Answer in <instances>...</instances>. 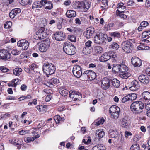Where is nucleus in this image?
<instances>
[{"mask_svg":"<svg viewBox=\"0 0 150 150\" xmlns=\"http://www.w3.org/2000/svg\"><path fill=\"white\" fill-rule=\"evenodd\" d=\"M144 107V104L142 102L139 101L133 102L131 105L130 108L133 113L139 114L142 112Z\"/></svg>","mask_w":150,"mask_h":150,"instance_id":"1","label":"nucleus"},{"mask_svg":"<svg viewBox=\"0 0 150 150\" xmlns=\"http://www.w3.org/2000/svg\"><path fill=\"white\" fill-rule=\"evenodd\" d=\"M135 42L134 40L132 39H129L127 41L123 42L121 44L122 49L126 53H130L133 48L132 43Z\"/></svg>","mask_w":150,"mask_h":150,"instance_id":"2","label":"nucleus"},{"mask_svg":"<svg viewBox=\"0 0 150 150\" xmlns=\"http://www.w3.org/2000/svg\"><path fill=\"white\" fill-rule=\"evenodd\" d=\"M63 50L66 54L70 55L74 54L76 52V48L74 45L67 42L64 44Z\"/></svg>","mask_w":150,"mask_h":150,"instance_id":"3","label":"nucleus"},{"mask_svg":"<svg viewBox=\"0 0 150 150\" xmlns=\"http://www.w3.org/2000/svg\"><path fill=\"white\" fill-rule=\"evenodd\" d=\"M55 69L54 65L51 63L44 64L43 67V72L46 75L54 74Z\"/></svg>","mask_w":150,"mask_h":150,"instance_id":"4","label":"nucleus"},{"mask_svg":"<svg viewBox=\"0 0 150 150\" xmlns=\"http://www.w3.org/2000/svg\"><path fill=\"white\" fill-rule=\"evenodd\" d=\"M120 111V108L115 105L111 106L109 109V112L111 117L115 119H117L118 118Z\"/></svg>","mask_w":150,"mask_h":150,"instance_id":"5","label":"nucleus"},{"mask_svg":"<svg viewBox=\"0 0 150 150\" xmlns=\"http://www.w3.org/2000/svg\"><path fill=\"white\" fill-rule=\"evenodd\" d=\"M107 37V35L105 34L98 33L94 37V42L97 44L102 43Z\"/></svg>","mask_w":150,"mask_h":150,"instance_id":"6","label":"nucleus"},{"mask_svg":"<svg viewBox=\"0 0 150 150\" xmlns=\"http://www.w3.org/2000/svg\"><path fill=\"white\" fill-rule=\"evenodd\" d=\"M72 72L74 75L78 78H80L82 74L81 68L77 65L74 66Z\"/></svg>","mask_w":150,"mask_h":150,"instance_id":"7","label":"nucleus"},{"mask_svg":"<svg viewBox=\"0 0 150 150\" xmlns=\"http://www.w3.org/2000/svg\"><path fill=\"white\" fill-rule=\"evenodd\" d=\"M11 57V54L8 51L4 49L0 50V59L4 60H7Z\"/></svg>","mask_w":150,"mask_h":150,"instance_id":"8","label":"nucleus"},{"mask_svg":"<svg viewBox=\"0 0 150 150\" xmlns=\"http://www.w3.org/2000/svg\"><path fill=\"white\" fill-rule=\"evenodd\" d=\"M3 2L0 4V10L3 11H5L8 8L9 4L14 1V0H2Z\"/></svg>","mask_w":150,"mask_h":150,"instance_id":"9","label":"nucleus"},{"mask_svg":"<svg viewBox=\"0 0 150 150\" xmlns=\"http://www.w3.org/2000/svg\"><path fill=\"white\" fill-rule=\"evenodd\" d=\"M120 124L122 127L127 128L130 124L131 122L128 116H125L120 120Z\"/></svg>","mask_w":150,"mask_h":150,"instance_id":"10","label":"nucleus"},{"mask_svg":"<svg viewBox=\"0 0 150 150\" xmlns=\"http://www.w3.org/2000/svg\"><path fill=\"white\" fill-rule=\"evenodd\" d=\"M17 44L18 47H22V50H24L28 48L29 43L28 41L23 39L18 41Z\"/></svg>","mask_w":150,"mask_h":150,"instance_id":"11","label":"nucleus"},{"mask_svg":"<svg viewBox=\"0 0 150 150\" xmlns=\"http://www.w3.org/2000/svg\"><path fill=\"white\" fill-rule=\"evenodd\" d=\"M83 74V75H86L88 78L91 80L95 79L96 77V73L91 70L86 71Z\"/></svg>","mask_w":150,"mask_h":150,"instance_id":"12","label":"nucleus"},{"mask_svg":"<svg viewBox=\"0 0 150 150\" xmlns=\"http://www.w3.org/2000/svg\"><path fill=\"white\" fill-rule=\"evenodd\" d=\"M54 36L57 41H63L65 39V34L61 31L56 32L54 34Z\"/></svg>","mask_w":150,"mask_h":150,"instance_id":"13","label":"nucleus"},{"mask_svg":"<svg viewBox=\"0 0 150 150\" xmlns=\"http://www.w3.org/2000/svg\"><path fill=\"white\" fill-rule=\"evenodd\" d=\"M50 43L48 41H44L41 43L39 47V50L42 52H46L50 46Z\"/></svg>","mask_w":150,"mask_h":150,"instance_id":"14","label":"nucleus"},{"mask_svg":"<svg viewBox=\"0 0 150 150\" xmlns=\"http://www.w3.org/2000/svg\"><path fill=\"white\" fill-rule=\"evenodd\" d=\"M132 64L135 67H139L142 64V62L141 60L139 58L134 57L131 59Z\"/></svg>","mask_w":150,"mask_h":150,"instance_id":"15","label":"nucleus"},{"mask_svg":"<svg viewBox=\"0 0 150 150\" xmlns=\"http://www.w3.org/2000/svg\"><path fill=\"white\" fill-rule=\"evenodd\" d=\"M94 31L95 30L93 28H87L86 31L84 32V35L86 38H89L92 36Z\"/></svg>","mask_w":150,"mask_h":150,"instance_id":"16","label":"nucleus"},{"mask_svg":"<svg viewBox=\"0 0 150 150\" xmlns=\"http://www.w3.org/2000/svg\"><path fill=\"white\" fill-rule=\"evenodd\" d=\"M68 98L71 101H78L81 100L82 94H69Z\"/></svg>","mask_w":150,"mask_h":150,"instance_id":"17","label":"nucleus"},{"mask_svg":"<svg viewBox=\"0 0 150 150\" xmlns=\"http://www.w3.org/2000/svg\"><path fill=\"white\" fill-rule=\"evenodd\" d=\"M137 94H127L126 96L122 98V102L124 103L129 100L131 97V100H135L137 97Z\"/></svg>","mask_w":150,"mask_h":150,"instance_id":"18","label":"nucleus"},{"mask_svg":"<svg viewBox=\"0 0 150 150\" xmlns=\"http://www.w3.org/2000/svg\"><path fill=\"white\" fill-rule=\"evenodd\" d=\"M102 87L104 89H106L110 87V80L106 78H104L101 81Z\"/></svg>","mask_w":150,"mask_h":150,"instance_id":"19","label":"nucleus"},{"mask_svg":"<svg viewBox=\"0 0 150 150\" xmlns=\"http://www.w3.org/2000/svg\"><path fill=\"white\" fill-rule=\"evenodd\" d=\"M42 2L45 9L50 10L53 8V4L50 1L46 0H42Z\"/></svg>","mask_w":150,"mask_h":150,"instance_id":"20","label":"nucleus"},{"mask_svg":"<svg viewBox=\"0 0 150 150\" xmlns=\"http://www.w3.org/2000/svg\"><path fill=\"white\" fill-rule=\"evenodd\" d=\"M139 79L141 83L144 84H147L149 81L148 77L143 74L139 76Z\"/></svg>","mask_w":150,"mask_h":150,"instance_id":"21","label":"nucleus"},{"mask_svg":"<svg viewBox=\"0 0 150 150\" xmlns=\"http://www.w3.org/2000/svg\"><path fill=\"white\" fill-rule=\"evenodd\" d=\"M109 53L106 52L101 55L100 58L99 60L102 62H105L109 60L110 58Z\"/></svg>","mask_w":150,"mask_h":150,"instance_id":"22","label":"nucleus"},{"mask_svg":"<svg viewBox=\"0 0 150 150\" xmlns=\"http://www.w3.org/2000/svg\"><path fill=\"white\" fill-rule=\"evenodd\" d=\"M140 86H132L130 87H129L128 88L127 86L123 88L122 90V91H125V93H127L128 92L132 91H137L138 89H139Z\"/></svg>","mask_w":150,"mask_h":150,"instance_id":"23","label":"nucleus"},{"mask_svg":"<svg viewBox=\"0 0 150 150\" xmlns=\"http://www.w3.org/2000/svg\"><path fill=\"white\" fill-rule=\"evenodd\" d=\"M105 135V132L102 129H98L96 131V138L98 139H100L103 137Z\"/></svg>","mask_w":150,"mask_h":150,"instance_id":"24","label":"nucleus"},{"mask_svg":"<svg viewBox=\"0 0 150 150\" xmlns=\"http://www.w3.org/2000/svg\"><path fill=\"white\" fill-rule=\"evenodd\" d=\"M21 12V10L20 8H16L13 9L9 13L10 17L11 18H13L15 16Z\"/></svg>","mask_w":150,"mask_h":150,"instance_id":"25","label":"nucleus"},{"mask_svg":"<svg viewBox=\"0 0 150 150\" xmlns=\"http://www.w3.org/2000/svg\"><path fill=\"white\" fill-rule=\"evenodd\" d=\"M42 35V37H47L49 34L48 32L47 29L44 27H41L38 31Z\"/></svg>","mask_w":150,"mask_h":150,"instance_id":"26","label":"nucleus"},{"mask_svg":"<svg viewBox=\"0 0 150 150\" xmlns=\"http://www.w3.org/2000/svg\"><path fill=\"white\" fill-rule=\"evenodd\" d=\"M109 136L110 138H115L117 137L119 133L118 132L114 130H110L108 132Z\"/></svg>","mask_w":150,"mask_h":150,"instance_id":"27","label":"nucleus"},{"mask_svg":"<svg viewBox=\"0 0 150 150\" xmlns=\"http://www.w3.org/2000/svg\"><path fill=\"white\" fill-rule=\"evenodd\" d=\"M66 15L69 18L75 17L76 16V12L73 10H69L67 11Z\"/></svg>","mask_w":150,"mask_h":150,"instance_id":"28","label":"nucleus"},{"mask_svg":"<svg viewBox=\"0 0 150 150\" xmlns=\"http://www.w3.org/2000/svg\"><path fill=\"white\" fill-rule=\"evenodd\" d=\"M34 76L35 78V81L36 83H39L42 80V76L39 72H37L35 73L34 74Z\"/></svg>","mask_w":150,"mask_h":150,"instance_id":"29","label":"nucleus"},{"mask_svg":"<svg viewBox=\"0 0 150 150\" xmlns=\"http://www.w3.org/2000/svg\"><path fill=\"white\" fill-rule=\"evenodd\" d=\"M42 6V0L40 1H36L34 2L32 5V8H40Z\"/></svg>","mask_w":150,"mask_h":150,"instance_id":"30","label":"nucleus"},{"mask_svg":"<svg viewBox=\"0 0 150 150\" xmlns=\"http://www.w3.org/2000/svg\"><path fill=\"white\" fill-rule=\"evenodd\" d=\"M91 3L88 1H83V8L84 11L86 12L90 8Z\"/></svg>","mask_w":150,"mask_h":150,"instance_id":"31","label":"nucleus"},{"mask_svg":"<svg viewBox=\"0 0 150 150\" xmlns=\"http://www.w3.org/2000/svg\"><path fill=\"white\" fill-rule=\"evenodd\" d=\"M19 81L18 79H16L12 80L10 83H8V85L9 86L15 87L18 84Z\"/></svg>","mask_w":150,"mask_h":150,"instance_id":"32","label":"nucleus"},{"mask_svg":"<svg viewBox=\"0 0 150 150\" xmlns=\"http://www.w3.org/2000/svg\"><path fill=\"white\" fill-rule=\"evenodd\" d=\"M54 120L57 124L63 122L64 120V118H62L59 115H56L54 117Z\"/></svg>","mask_w":150,"mask_h":150,"instance_id":"33","label":"nucleus"},{"mask_svg":"<svg viewBox=\"0 0 150 150\" xmlns=\"http://www.w3.org/2000/svg\"><path fill=\"white\" fill-rule=\"evenodd\" d=\"M94 52L96 55L100 54L103 52V48L100 47L98 46L94 48Z\"/></svg>","mask_w":150,"mask_h":150,"instance_id":"34","label":"nucleus"},{"mask_svg":"<svg viewBox=\"0 0 150 150\" xmlns=\"http://www.w3.org/2000/svg\"><path fill=\"white\" fill-rule=\"evenodd\" d=\"M46 105H43L37 106L36 108L40 112L43 113L46 111Z\"/></svg>","mask_w":150,"mask_h":150,"instance_id":"35","label":"nucleus"},{"mask_svg":"<svg viewBox=\"0 0 150 150\" xmlns=\"http://www.w3.org/2000/svg\"><path fill=\"white\" fill-rule=\"evenodd\" d=\"M22 71V69L20 68H16L13 69V74L17 76H19Z\"/></svg>","mask_w":150,"mask_h":150,"instance_id":"36","label":"nucleus"},{"mask_svg":"<svg viewBox=\"0 0 150 150\" xmlns=\"http://www.w3.org/2000/svg\"><path fill=\"white\" fill-rule=\"evenodd\" d=\"M92 43V41L90 40L88 41L85 43V45L86 47H84L83 50V52L85 54H88V53L86 52V50L87 49H86V47L88 48L90 47L91 46Z\"/></svg>","mask_w":150,"mask_h":150,"instance_id":"37","label":"nucleus"},{"mask_svg":"<svg viewBox=\"0 0 150 150\" xmlns=\"http://www.w3.org/2000/svg\"><path fill=\"white\" fill-rule=\"evenodd\" d=\"M119 75L122 78L124 79H126L131 76L130 73L125 71L120 73Z\"/></svg>","mask_w":150,"mask_h":150,"instance_id":"38","label":"nucleus"},{"mask_svg":"<svg viewBox=\"0 0 150 150\" xmlns=\"http://www.w3.org/2000/svg\"><path fill=\"white\" fill-rule=\"evenodd\" d=\"M59 91L60 94H68L69 91L65 87L62 86L59 88Z\"/></svg>","mask_w":150,"mask_h":150,"instance_id":"39","label":"nucleus"},{"mask_svg":"<svg viewBox=\"0 0 150 150\" xmlns=\"http://www.w3.org/2000/svg\"><path fill=\"white\" fill-rule=\"evenodd\" d=\"M112 83L113 86L115 87L118 88L120 85L119 81L115 78L113 79L112 80Z\"/></svg>","mask_w":150,"mask_h":150,"instance_id":"40","label":"nucleus"},{"mask_svg":"<svg viewBox=\"0 0 150 150\" xmlns=\"http://www.w3.org/2000/svg\"><path fill=\"white\" fill-rule=\"evenodd\" d=\"M42 35L38 31L36 32L34 35V38L36 40H41L44 39L45 37H42Z\"/></svg>","mask_w":150,"mask_h":150,"instance_id":"41","label":"nucleus"},{"mask_svg":"<svg viewBox=\"0 0 150 150\" xmlns=\"http://www.w3.org/2000/svg\"><path fill=\"white\" fill-rule=\"evenodd\" d=\"M102 6L100 7V9H104L108 8V2L107 0H102Z\"/></svg>","mask_w":150,"mask_h":150,"instance_id":"42","label":"nucleus"},{"mask_svg":"<svg viewBox=\"0 0 150 150\" xmlns=\"http://www.w3.org/2000/svg\"><path fill=\"white\" fill-rule=\"evenodd\" d=\"M123 11H120L119 10H117L116 13L117 15L119 16L120 18L124 19H126L127 18V16L123 13Z\"/></svg>","mask_w":150,"mask_h":150,"instance_id":"43","label":"nucleus"},{"mask_svg":"<svg viewBox=\"0 0 150 150\" xmlns=\"http://www.w3.org/2000/svg\"><path fill=\"white\" fill-rule=\"evenodd\" d=\"M117 10H119L120 11L126 9V7L124 6L123 3L122 2L120 3L117 5Z\"/></svg>","mask_w":150,"mask_h":150,"instance_id":"44","label":"nucleus"},{"mask_svg":"<svg viewBox=\"0 0 150 150\" xmlns=\"http://www.w3.org/2000/svg\"><path fill=\"white\" fill-rule=\"evenodd\" d=\"M119 47V45L115 42H113L109 46V48L114 50H117Z\"/></svg>","mask_w":150,"mask_h":150,"instance_id":"45","label":"nucleus"},{"mask_svg":"<svg viewBox=\"0 0 150 150\" xmlns=\"http://www.w3.org/2000/svg\"><path fill=\"white\" fill-rule=\"evenodd\" d=\"M140 149V147L139 144L135 143L131 146L130 150H139Z\"/></svg>","mask_w":150,"mask_h":150,"instance_id":"46","label":"nucleus"},{"mask_svg":"<svg viewBox=\"0 0 150 150\" xmlns=\"http://www.w3.org/2000/svg\"><path fill=\"white\" fill-rule=\"evenodd\" d=\"M54 119H52V118H50L46 121V122L47 125H49L50 127H52L54 125Z\"/></svg>","mask_w":150,"mask_h":150,"instance_id":"47","label":"nucleus"},{"mask_svg":"<svg viewBox=\"0 0 150 150\" xmlns=\"http://www.w3.org/2000/svg\"><path fill=\"white\" fill-rule=\"evenodd\" d=\"M19 1L21 4L23 6L30 5L31 4L30 0H20Z\"/></svg>","mask_w":150,"mask_h":150,"instance_id":"48","label":"nucleus"},{"mask_svg":"<svg viewBox=\"0 0 150 150\" xmlns=\"http://www.w3.org/2000/svg\"><path fill=\"white\" fill-rule=\"evenodd\" d=\"M110 35L111 36L117 38H119L121 36L120 33L117 31L111 33Z\"/></svg>","mask_w":150,"mask_h":150,"instance_id":"49","label":"nucleus"},{"mask_svg":"<svg viewBox=\"0 0 150 150\" xmlns=\"http://www.w3.org/2000/svg\"><path fill=\"white\" fill-rule=\"evenodd\" d=\"M120 67V65L114 64L112 68L113 71L115 73L119 72Z\"/></svg>","mask_w":150,"mask_h":150,"instance_id":"50","label":"nucleus"},{"mask_svg":"<svg viewBox=\"0 0 150 150\" xmlns=\"http://www.w3.org/2000/svg\"><path fill=\"white\" fill-rule=\"evenodd\" d=\"M124 25V22H119L117 23L115 27V28L118 29L123 27Z\"/></svg>","mask_w":150,"mask_h":150,"instance_id":"51","label":"nucleus"},{"mask_svg":"<svg viewBox=\"0 0 150 150\" xmlns=\"http://www.w3.org/2000/svg\"><path fill=\"white\" fill-rule=\"evenodd\" d=\"M11 54L14 55H17L21 53V51L18 50L16 48H14L11 51Z\"/></svg>","mask_w":150,"mask_h":150,"instance_id":"52","label":"nucleus"},{"mask_svg":"<svg viewBox=\"0 0 150 150\" xmlns=\"http://www.w3.org/2000/svg\"><path fill=\"white\" fill-rule=\"evenodd\" d=\"M119 72L120 73L124 72L126 71L127 68V66L124 65H120Z\"/></svg>","mask_w":150,"mask_h":150,"instance_id":"53","label":"nucleus"},{"mask_svg":"<svg viewBox=\"0 0 150 150\" xmlns=\"http://www.w3.org/2000/svg\"><path fill=\"white\" fill-rule=\"evenodd\" d=\"M12 25V23L10 21H8L6 22L4 25V27L5 28H9Z\"/></svg>","mask_w":150,"mask_h":150,"instance_id":"54","label":"nucleus"},{"mask_svg":"<svg viewBox=\"0 0 150 150\" xmlns=\"http://www.w3.org/2000/svg\"><path fill=\"white\" fill-rule=\"evenodd\" d=\"M68 39L71 42H74L76 40L75 36L73 35H70L68 36Z\"/></svg>","mask_w":150,"mask_h":150,"instance_id":"55","label":"nucleus"},{"mask_svg":"<svg viewBox=\"0 0 150 150\" xmlns=\"http://www.w3.org/2000/svg\"><path fill=\"white\" fill-rule=\"evenodd\" d=\"M105 120L103 118L100 119L99 120L95 122V125H99L101 124H103Z\"/></svg>","mask_w":150,"mask_h":150,"instance_id":"56","label":"nucleus"},{"mask_svg":"<svg viewBox=\"0 0 150 150\" xmlns=\"http://www.w3.org/2000/svg\"><path fill=\"white\" fill-rule=\"evenodd\" d=\"M0 70L3 73H6L9 71L8 69L3 66L0 67Z\"/></svg>","mask_w":150,"mask_h":150,"instance_id":"57","label":"nucleus"},{"mask_svg":"<svg viewBox=\"0 0 150 150\" xmlns=\"http://www.w3.org/2000/svg\"><path fill=\"white\" fill-rule=\"evenodd\" d=\"M13 122L10 121L8 122V126L9 129L12 131H13L15 130V128L13 127Z\"/></svg>","mask_w":150,"mask_h":150,"instance_id":"58","label":"nucleus"},{"mask_svg":"<svg viewBox=\"0 0 150 150\" xmlns=\"http://www.w3.org/2000/svg\"><path fill=\"white\" fill-rule=\"evenodd\" d=\"M24 140L25 141L27 142H33L34 141V139L33 137H27L26 138H24Z\"/></svg>","mask_w":150,"mask_h":150,"instance_id":"59","label":"nucleus"},{"mask_svg":"<svg viewBox=\"0 0 150 150\" xmlns=\"http://www.w3.org/2000/svg\"><path fill=\"white\" fill-rule=\"evenodd\" d=\"M98 150H105L106 148L105 146L101 144H98L96 146Z\"/></svg>","mask_w":150,"mask_h":150,"instance_id":"60","label":"nucleus"},{"mask_svg":"<svg viewBox=\"0 0 150 150\" xmlns=\"http://www.w3.org/2000/svg\"><path fill=\"white\" fill-rule=\"evenodd\" d=\"M51 81L52 82V84H53V83L55 84H57L59 83V80L56 78L52 79H51Z\"/></svg>","mask_w":150,"mask_h":150,"instance_id":"61","label":"nucleus"},{"mask_svg":"<svg viewBox=\"0 0 150 150\" xmlns=\"http://www.w3.org/2000/svg\"><path fill=\"white\" fill-rule=\"evenodd\" d=\"M29 131L28 130H22L18 132L19 134L20 135H24L26 134L27 133H29Z\"/></svg>","mask_w":150,"mask_h":150,"instance_id":"62","label":"nucleus"},{"mask_svg":"<svg viewBox=\"0 0 150 150\" xmlns=\"http://www.w3.org/2000/svg\"><path fill=\"white\" fill-rule=\"evenodd\" d=\"M37 68V66L35 64H32L29 66V69L30 70H34L35 69Z\"/></svg>","mask_w":150,"mask_h":150,"instance_id":"63","label":"nucleus"},{"mask_svg":"<svg viewBox=\"0 0 150 150\" xmlns=\"http://www.w3.org/2000/svg\"><path fill=\"white\" fill-rule=\"evenodd\" d=\"M149 35H150V31H145L142 33V36L143 38H146Z\"/></svg>","mask_w":150,"mask_h":150,"instance_id":"64","label":"nucleus"}]
</instances>
